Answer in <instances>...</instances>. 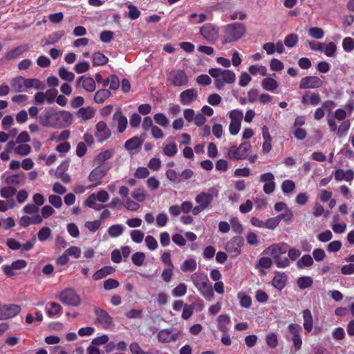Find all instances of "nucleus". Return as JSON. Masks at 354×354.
Returning a JSON list of instances; mask_svg holds the SVG:
<instances>
[{"label": "nucleus", "instance_id": "obj_51", "mask_svg": "<svg viewBox=\"0 0 354 354\" xmlns=\"http://www.w3.org/2000/svg\"><path fill=\"white\" fill-rule=\"evenodd\" d=\"M37 236L39 241L44 242L51 236V230L48 227H43L39 230Z\"/></svg>", "mask_w": 354, "mask_h": 354}, {"label": "nucleus", "instance_id": "obj_26", "mask_svg": "<svg viewBox=\"0 0 354 354\" xmlns=\"http://www.w3.org/2000/svg\"><path fill=\"white\" fill-rule=\"evenodd\" d=\"M29 47L27 44L19 46L7 52L4 55V59L6 60H13L17 58L23 53L28 51Z\"/></svg>", "mask_w": 354, "mask_h": 354}, {"label": "nucleus", "instance_id": "obj_32", "mask_svg": "<svg viewBox=\"0 0 354 354\" xmlns=\"http://www.w3.org/2000/svg\"><path fill=\"white\" fill-rule=\"evenodd\" d=\"M25 81L26 79L22 77H17L12 79L10 82L12 90L16 93L24 91L26 89Z\"/></svg>", "mask_w": 354, "mask_h": 354}, {"label": "nucleus", "instance_id": "obj_21", "mask_svg": "<svg viewBox=\"0 0 354 354\" xmlns=\"http://www.w3.org/2000/svg\"><path fill=\"white\" fill-rule=\"evenodd\" d=\"M288 331L292 335V341L295 347L296 351L301 348L302 344V340L300 336V332L301 327L296 324H290L288 326Z\"/></svg>", "mask_w": 354, "mask_h": 354}, {"label": "nucleus", "instance_id": "obj_16", "mask_svg": "<svg viewBox=\"0 0 354 354\" xmlns=\"http://www.w3.org/2000/svg\"><path fill=\"white\" fill-rule=\"evenodd\" d=\"M27 266V262L24 259H18L10 265H3L1 268L8 277H14L17 274L16 270H23Z\"/></svg>", "mask_w": 354, "mask_h": 354}, {"label": "nucleus", "instance_id": "obj_50", "mask_svg": "<svg viewBox=\"0 0 354 354\" xmlns=\"http://www.w3.org/2000/svg\"><path fill=\"white\" fill-rule=\"evenodd\" d=\"M298 41V35L295 33H291L285 37L284 44L288 48H292L297 44Z\"/></svg>", "mask_w": 354, "mask_h": 354}, {"label": "nucleus", "instance_id": "obj_15", "mask_svg": "<svg viewBox=\"0 0 354 354\" xmlns=\"http://www.w3.org/2000/svg\"><path fill=\"white\" fill-rule=\"evenodd\" d=\"M181 332L180 330H176L174 328H166L162 329L159 331L157 335V338L159 342L162 343H170L173 342H176Z\"/></svg>", "mask_w": 354, "mask_h": 354}, {"label": "nucleus", "instance_id": "obj_47", "mask_svg": "<svg viewBox=\"0 0 354 354\" xmlns=\"http://www.w3.org/2000/svg\"><path fill=\"white\" fill-rule=\"evenodd\" d=\"M64 35L65 32L63 30H59L51 33L48 35L46 41V44H53L57 42Z\"/></svg>", "mask_w": 354, "mask_h": 354}, {"label": "nucleus", "instance_id": "obj_41", "mask_svg": "<svg viewBox=\"0 0 354 354\" xmlns=\"http://www.w3.org/2000/svg\"><path fill=\"white\" fill-rule=\"evenodd\" d=\"M197 268V263L194 259H189L185 260L180 266L183 272H192Z\"/></svg>", "mask_w": 354, "mask_h": 354}, {"label": "nucleus", "instance_id": "obj_3", "mask_svg": "<svg viewBox=\"0 0 354 354\" xmlns=\"http://www.w3.org/2000/svg\"><path fill=\"white\" fill-rule=\"evenodd\" d=\"M246 26L239 22H234L225 26L223 28V44L232 43L241 39L246 33Z\"/></svg>", "mask_w": 354, "mask_h": 354}, {"label": "nucleus", "instance_id": "obj_45", "mask_svg": "<svg viewBox=\"0 0 354 354\" xmlns=\"http://www.w3.org/2000/svg\"><path fill=\"white\" fill-rule=\"evenodd\" d=\"M131 196L137 202L142 203L147 198V192L143 188H138L133 191Z\"/></svg>", "mask_w": 354, "mask_h": 354}, {"label": "nucleus", "instance_id": "obj_40", "mask_svg": "<svg viewBox=\"0 0 354 354\" xmlns=\"http://www.w3.org/2000/svg\"><path fill=\"white\" fill-rule=\"evenodd\" d=\"M337 51L336 44L331 41L328 44L324 43L322 53H324L326 56L332 57H334Z\"/></svg>", "mask_w": 354, "mask_h": 354}, {"label": "nucleus", "instance_id": "obj_25", "mask_svg": "<svg viewBox=\"0 0 354 354\" xmlns=\"http://www.w3.org/2000/svg\"><path fill=\"white\" fill-rule=\"evenodd\" d=\"M42 223V217H41V215L36 214L32 216H23L19 219V225L26 228L28 227L30 225H38L41 224Z\"/></svg>", "mask_w": 354, "mask_h": 354}, {"label": "nucleus", "instance_id": "obj_44", "mask_svg": "<svg viewBox=\"0 0 354 354\" xmlns=\"http://www.w3.org/2000/svg\"><path fill=\"white\" fill-rule=\"evenodd\" d=\"M17 193V189L13 186H7L0 189V196L2 198L9 199Z\"/></svg>", "mask_w": 354, "mask_h": 354}, {"label": "nucleus", "instance_id": "obj_49", "mask_svg": "<svg viewBox=\"0 0 354 354\" xmlns=\"http://www.w3.org/2000/svg\"><path fill=\"white\" fill-rule=\"evenodd\" d=\"M26 88H35L37 89H43L44 86L38 79H26Z\"/></svg>", "mask_w": 354, "mask_h": 354}, {"label": "nucleus", "instance_id": "obj_18", "mask_svg": "<svg viewBox=\"0 0 354 354\" xmlns=\"http://www.w3.org/2000/svg\"><path fill=\"white\" fill-rule=\"evenodd\" d=\"M289 248V245L285 243L279 244L272 245L267 248L264 252L270 255L274 260L280 256L285 254Z\"/></svg>", "mask_w": 354, "mask_h": 354}, {"label": "nucleus", "instance_id": "obj_46", "mask_svg": "<svg viewBox=\"0 0 354 354\" xmlns=\"http://www.w3.org/2000/svg\"><path fill=\"white\" fill-rule=\"evenodd\" d=\"M272 264V261L271 259L269 257H261L257 264V268H258L262 274H265V272L261 270V268H269L271 267Z\"/></svg>", "mask_w": 354, "mask_h": 354}, {"label": "nucleus", "instance_id": "obj_33", "mask_svg": "<svg viewBox=\"0 0 354 354\" xmlns=\"http://www.w3.org/2000/svg\"><path fill=\"white\" fill-rule=\"evenodd\" d=\"M261 86L264 90L274 92L278 88L279 84L273 78L266 77L262 80Z\"/></svg>", "mask_w": 354, "mask_h": 354}, {"label": "nucleus", "instance_id": "obj_1", "mask_svg": "<svg viewBox=\"0 0 354 354\" xmlns=\"http://www.w3.org/2000/svg\"><path fill=\"white\" fill-rule=\"evenodd\" d=\"M72 114L66 111H56L50 108L44 111L39 118V124L46 127L62 128L71 124Z\"/></svg>", "mask_w": 354, "mask_h": 354}, {"label": "nucleus", "instance_id": "obj_24", "mask_svg": "<svg viewBox=\"0 0 354 354\" xmlns=\"http://www.w3.org/2000/svg\"><path fill=\"white\" fill-rule=\"evenodd\" d=\"M4 182L10 186L24 185L25 183L24 173H19L5 176Z\"/></svg>", "mask_w": 354, "mask_h": 354}, {"label": "nucleus", "instance_id": "obj_37", "mask_svg": "<svg viewBox=\"0 0 354 354\" xmlns=\"http://www.w3.org/2000/svg\"><path fill=\"white\" fill-rule=\"evenodd\" d=\"M108 61L109 58L100 52H95L93 55V65L94 66L105 65Z\"/></svg>", "mask_w": 354, "mask_h": 354}, {"label": "nucleus", "instance_id": "obj_34", "mask_svg": "<svg viewBox=\"0 0 354 354\" xmlns=\"http://www.w3.org/2000/svg\"><path fill=\"white\" fill-rule=\"evenodd\" d=\"M230 317L227 315H221L218 317V328L222 333L228 332V324H230Z\"/></svg>", "mask_w": 354, "mask_h": 354}, {"label": "nucleus", "instance_id": "obj_52", "mask_svg": "<svg viewBox=\"0 0 354 354\" xmlns=\"http://www.w3.org/2000/svg\"><path fill=\"white\" fill-rule=\"evenodd\" d=\"M297 283L299 288L305 289L312 286L313 279L310 277H301L297 279Z\"/></svg>", "mask_w": 354, "mask_h": 354}, {"label": "nucleus", "instance_id": "obj_19", "mask_svg": "<svg viewBox=\"0 0 354 354\" xmlns=\"http://www.w3.org/2000/svg\"><path fill=\"white\" fill-rule=\"evenodd\" d=\"M323 85V81L317 76H306L303 77L299 84L301 89L317 88Z\"/></svg>", "mask_w": 354, "mask_h": 354}, {"label": "nucleus", "instance_id": "obj_13", "mask_svg": "<svg viewBox=\"0 0 354 354\" xmlns=\"http://www.w3.org/2000/svg\"><path fill=\"white\" fill-rule=\"evenodd\" d=\"M243 244V239L237 236L231 239L226 244L225 250L232 257H236L241 254V248Z\"/></svg>", "mask_w": 354, "mask_h": 354}, {"label": "nucleus", "instance_id": "obj_62", "mask_svg": "<svg viewBox=\"0 0 354 354\" xmlns=\"http://www.w3.org/2000/svg\"><path fill=\"white\" fill-rule=\"evenodd\" d=\"M167 178L174 183H179L181 182V179L178 176L177 172L172 169H169L165 173Z\"/></svg>", "mask_w": 354, "mask_h": 354}, {"label": "nucleus", "instance_id": "obj_42", "mask_svg": "<svg viewBox=\"0 0 354 354\" xmlns=\"http://www.w3.org/2000/svg\"><path fill=\"white\" fill-rule=\"evenodd\" d=\"M124 227L120 224H115L110 226L108 233L111 237L116 238L120 236L124 232Z\"/></svg>", "mask_w": 354, "mask_h": 354}, {"label": "nucleus", "instance_id": "obj_54", "mask_svg": "<svg viewBox=\"0 0 354 354\" xmlns=\"http://www.w3.org/2000/svg\"><path fill=\"white\" fill-rule=\"evenodd\" d=\"M249 72L253 75L260 74L265 76L267 74V68L263 66L252 65L249 67Z\"/></svg>", "mask_w": 354, "mask_h": 354}, {"label": "nucleus", "instance_id": "obj_64", "mask_svg": "<svg viewBox=\"0 0 354 354\" xmlns=\"http://www.w3.org/2000/svg\"><path fill=\"white\" fill-rule=\"evenodd\" d=\"M342 47L344 51L349 53L354 50V40L351 37H346L343 39Z\"/></svg>", "mask_w": 354, "mask_h": 354}, {"label": "nucleus", "instance_id": "obj_53", "mask_svg": "<svg viewBox=\"0 0 354 354\" xmlns=\"http://www.w3.org/2000/svg\"><path fill=\"white\" fill-rule=\"evenodd\" d=\"M31 151V147L27 144H19L15 149V153L20 156H27Z\"/></svg>", "mask_w": 354, "mask_h": 354}, {"label": "nucleus", "instance_id": "obj_27", "mask_svg": "<svg viewBox=\"0 0 354 354\" xmlns=\"http://www.w3.org/2000/svg\"><path fill=\"white\" fill-rule=\"evenodd\" d=\"M197 95L198 93L195 89L190 88L185 90L180 95V102L183 105H189L196 98Z\"/></svg>", "mask_w": 354, "mask_h": 354}, {"label": "nucleus", "instance_id": "obj_28", "mask_svg": "<svg viewBox=\"0 0 354 354\" xmlns=\"http://www.w3.org/2000/svg\"><path fill=\"white\" fill-rule=\"evenodd\" d=\"M113 119L118 122V130L120 133H123L127 126V118L123 115L120 109L118 110L113 115Z\"/></svg>", "mask_w": 354, "mask_h": 354}, {"label": "nucleus", "instance_id": "obj_5", "mask_svg": "<svg viewBox=\"0 0 354 354\" xmlns=\"http://www.w3.org/2000/svg\"><path fill=\"white\" fill-rule=\"evenodd\" d=\"M252 151V146L248 142H243L239 147L231 146L227 150V157L230 159L240 160L246 159Z\"/></svg>", "mask_w": 354, "mask_h": 354}, {"label": "nucleus", "instance_id": "obj_7", "mask_svg": "<svg viewBox=\"0 0 354 354\" xmlns=\"http://www.w3.org/2000/svg\"><path fill=\"white\" fill-rule=\"evenodd\" d=\"M58 299L68 306H78L82 303L80 297L73 288H66L62 290L59 293Z\"/></svg>", "mask_w": 354, "mask_h": 354}, {"label": "nucleus", "instance_id": "obj_55", "mask_svg": "<svg viewBox=\"0 0 354 354\" xmlns=\"http://www.w3.org/2000/svg\"><path fill=\"white\" fill-rule=\"evenodd\" d=\"M153 119L155 122L162 127L168 126L169 121L166 115L162 113H158L154 115Z\"/></svg>", "mask_w": 354, "mask_h": 354}, {"label": "nucleus", "instance_id": "obj_8", "mask_svg": "<svg viewBox=\"0 0 354 354\" xmlns=\"http://www.w3.org/2000/svg\"><path fill=\"white\" fill-rule=\"evenodd\" d=\"M229 118H230L229 131L231 135L235 136L240 131L243 113L239 109H234L229 112Z\"/></svg>", "mask_w": 354, "mask_h": 354}, {"label": "nucleus", "instance_id": "obj_9", "mask_svg": "<svg viewBox=\"0 0 354 354\" xmlns=\"http://www.w3.org/2000/svg\"><path fill=\"white\" fill-rule=\"evenodd\" d=\"M218 195V190L216 187H212L208 192H202L195 197L196 203L203 206L205 209L207 208L213 201L214 198Z\"/></svg>", "mask_w": 354, "mask_h": 354}, {"label": "nucleus", "instance_id": "obj_58", "mask_svg": "<svg viewBox=\"0 0 354 354\" xmlns=\"http://www.w3.org/2000/svg\"><path fill=\"white\" fill-rule=\"evenodd\" d=\"M240 301V304L243 308H249L252 304V299L250 297L245 295L244 292H239L237 295Z\"/></svg>", "mask_w": 354, "mask_h": 354}, {"label": "nucleus", "instance_id": "obj_10", "mask_svg": "<svg viewBox=\"0 0 354 354\" xmlns=\"http://www.w3.org/2000/svg\"><path fill=\"white\" fill-rule=\"evenodd\" d=\"M167 80L174 86H182L187 84L188 77L183 71L174 70L167 74Z\"/></svg>", "mask_w": 354, "mask_h": 354}, {"label": "nucleus", "instance_id": "obj_20", "mask_svg": "<svg viewBox=\"0 0 354 354\" xmlns=\"http://www.w3.org/2000/svg\"><path fill=\"white\" fill-rule=\"evenodd\" d=\"M274 176L271 172H267L260 176V181L263 183V189L266 194L272 193L275 189Z\"/></svg>", "mask_w": 354, "mask_h": 354}, {"label": "nucleus", "instance_id": "obj_63", "mask_svg": "<svg viewBox=\"0 0 354 354\" xmlns=\"http://www.w3.org/2000/svg\"><path fill=\"white\" fill-rule=\"evenodd\" d=\"M350 127H351V123H350L349 120L343 121L337 129V135L339 137H342V136H345L347 133L348 131L349 130Z\"/></svg>", "mask_w": 354, "mask_h": 354}, {"label": "nucleus", "instance_id": "obj_57", "mask_svg": "<svg viewBox=\"0 0 354 354\" xmlns=\"http://www.w3.org/2000/svg\"><path fill=\"white\" fill-rule=\"evenodd\" d=\"M59 75L62 80L68 82H72L75 78V75L64 67H61L59 69Z\"/></svg>", "mask_w": 354, "mask_h": 354}, {"label": "nucleus", "instance_id": "obj_29", "mask_svg": "<svg viewBox=\"0 0 354 354\" xmlns=\"http://www.w3.org/2000/svg\"><path fill=\"white\" fill-rule=\"evenodd\" d=\"M145 140V138L134 136L127 140L124 143V147L128 151H132L139 149Z\"/></svg>", "mask_w": 354, "mask_h": 354}, {"label": "nucleus", "instance_id": "obj_6", "mask_svg": "<svg viewBox=\"0 0 354 354\" xmlns=\"http://www.w3.org/2000/svg\"><path fill=\"white\" fill-rule=\"evenodd\" d=\"M200 35L209 44H214L219 39V28L211 23L205 24L200 28Z\"/></svg>", "mask_w": 354, "mask_h": 354}, {"label": "nucleus", "instance_id": "obj_30", "mask_svg": "<svg viewBox=\"0 0 354 354\" xmlns=\"http://www.w3.org/2000/svg\"><path fill=\"white\" fill-rule=\"evenodd\" d=\"M287 276L284 273L277 272L272 279V286L279 290H282L286 284Z\"/></svg>", "mask_w": 354, "mask_h": 354}, {"label": "nucleus", "instance_id": "obj_48", "mask_svg": "<svg viewBox=\"0 0 354 354\" xmlns=\"http://www.w3.org/2000/svg\"><path fill=\"white\" fill-rule=\"evenodd\" d=\"M50 309H46V313L48 317H52L55 315L59 314L62 312V308L58 303L50 302Z\"/></svg>", "mask_w": 354, "mask_h": 354}, {"label": "nucleus", "instance_id": "obj_60", "mask_svg": "<svg viewBox=\"0 0 354 354\" xmlns=\"http://www.w3.org/2000/svg\"><path fill=\"white\" fill-rule=\"evenodd\" d=\"M187 286L185 283H180L172 290V295L176 297L184 296L187 292Z\"/></svg>", "mask_w": 354, "mask_h": 354}, {"label": "nucleus", "instance_id": "obj_35", "mask_svg": "<svg viewBox=\"0 0 354 354\" xmlns=\"http://www.w3.org/2000/svg\"><path fill=\"white\" fill-rule=\"evenodd\" d=\"M115 271L114 268L111 266H104L101 269L96 271L93 278L94 280H100L104 277H106L107 275L112 274Z\"/></svg>", "mask_w": 354, "mask_h": 354}, {"label": "nucleus", "instance_id": "obj_56", "mask_svg": "<svg viewBox=\"0 0 354 354\" xmlns=\"http://www.w3.org/2000/svg\"><path fill=\"white\" fill-rule=\"evenodd\" d=\"M295 188V183L291 180H286L282 183L281 189L283 194H287L292 192Z\"/></svg>", "mask_w": 354, "mask_h": 354}, {"label": "nucleus", "instance_id": "obj_43", "mask_svg": "<svg viewBox=\"0 0 354 354\" xmlns=\"http://www.w3.org/2000/svg\"><path fill=\"white\" fill-rule=\"evenodd\" d=\"M162 152L164 155L169 156V157H173L174 156L177 152H178V147L176 143L171 142L169 144L165 145L163 147Z\"/></svg>", "mask_w": 354, "mask_h": 354}, {"label": "nucleus", "instance_id": "obj_11", "mask_svg": "<svg viewBox=\"0 0 354 354\" xmlns=\"http://www.w3.org/2000/svg\"><path fill=\"white\" fill-rule=\"evenodd\" d=\"M109 169L100 165L93 169L88 176V180L93 182V184L89 186V188L95 187L102 183V178L105 176Z\"/></svg>", "mask_w": 354, "mask_h": 354}, {"label": "nucleus", "instance_id": "obj_12", "mask_svg": "<svg viewBox=\"0 0 354 354\" xmlns=\"http://www.w3.org/2000/svg\"><path fill=\"white\" fill-rule=\"evenodd\" d=\"M56 89H48L46 92H37L34 95L35 102L41 104L46 102L48 104H53L57 95Z\"/></svg>", "mask_w": 354, "mask_h": 354}, {"label": "nucleus", "instance_id": "obj_36", "mask_svg": "<svg viewBox=\"0 0 354 354\" xmlns=\"http://www.w3.org/2000/svg\"><path fill=\"white\" fill-rule=\"evenodd\" d=\"M111 91L109 89H100L94 95V101L97 104H102L111 96Z\"/></svg>", "mask_w": 354, "mask_h": 354}, {"label": "nucleus", "instance_id": "obj_23", "mask_svg": "<svg viewBox=\"0 0 354 354\" xmlns=\"http://www.w3.org/2000/svg\"><path fill=\"white\" fill-rule=\"evenodd\" d=\"M82 84L84 89L88 92H93L95 90L96 84L93 78L91 77L81 76L77 80V84Z\"/></svg>", "mask_w": 354, "mask_h": 354}, {"label": "nucleus", "instance_id": "obj_14", "mask_svg": "<svg viewBox=\"0 0 354 354\" xmlns=\"http://www.w3.org/2000/svg\"><path fill=\"white\" fill-rule=\"evenodd\" d=\"M94 313L96 316V321L105 329L111 328L113 326V318L104 310L100 307L94 308Z\"/></svg>", "mask_w": 354, "mask_h": 354}, {"label": "nucleus", "instance_id": "obj_17", "mask_svg": "<svg viewBox=\"0 0 354 354\" xmlns=\"http://www.w3.org/2000/svg\"><path fill=\"white\" fill-rule=\"evenodd\" d=\"M21 307L17 304L0 306V320L12 318L19 313Z\"/></svg>", "mask_w": 354, "mask_h": 354}, {"label": "nucleus", "instance_id": "obj_31", "mask_svg": "<svg viewBox=\"0 0 354 354\" xmlns=\"http://www.w3.org/2000/svg\"><path fill=\"white\" fill-rule=\"evenodd\" d=\"M304 318V328L307 333H310L313 328V319L311 312L308 309H305L302 312Z\"/></svg>", "mask_w": 354, "mask_h": 354}, {"label": "nucleus", "instance_id": "obj_38", "mask_svg": "<svg viewBox=\"0 0 354 354\" xmlns=\"http://www.w3.org/2000/svg\"><path fill=\"white\" fill-rule=\"evenodd\" d=\"M77 114L79 118L87 120L94 116L95 112L91 107H82L78 110Z\"/></svg>", "mask_w": 354, "mask_h": 354}, {"label": "nucleus", "instance_id": "obj_39", "mask_svg": "<svg viewBox=\"0 0 354 354\" xmlns=\"http://www.w3.org/2000/svg\"><path fill=\"white\" fill-rule=\"evenodd\" d=\"M313 264V257L309 254H304L297 261L298 268L302 269L306 267H310Z\"/></svg>", "mask_w": 354, "mask_h": 354}, {"label": "nucleus", "instance_id": "obj_2", "mask_svg": "<svg viewBox=\"0 0 354 354\" xmlns=\"http://www.w3.org/2000/svg\"><path fill=\"white\" fill-rule=\"evenodd\" d=\"M191 280L200 294L207 301L214 297L212 286L207 276L203 272H195L192 274Z\"/></svg>", "mask_w": 354, "mask_h": 354}, {"label": "nucleus", "instance_id": "obj_22", "mask_svg": "<svg viewBox=\"0 0 354 354\" xmlns=\"http://www.w3.org/2000/svg\"><path fill=\"white\" fill-rule=\"evenodd\" d=\"M111 136V131L104 122L100 121L96 124L95 137L100 142L106 140Z\"/></svg>", "mask_w": 354, "mask_h": 354}, {"label": "nucleus", "instance_id": "obj_4", "mask_svg": "<svg viewBox=\"0 0 354 354\" xmlns=\"http://www.w3.org/2000/svg\"><path fill=\"white\" fill-rule=\"evenodd\" d=\"M209 74L215 80V86L218 90L222 89L225 84L234 83L236 80L235 73L230 70L211 68Z\"/></svg>", "mask_w": 354, "mask_h": 354}, {"label": "nucleus", "instance_id": "obj_61", "mask_svg": "<svg viewBox=\"0 0 354 354\" xmlns=\"http://www.w3.org/2000/svg\"><path fill=\"white\" fill-rule=\"evenodd\" d=\"M145 259V254L141 252L134 253L131 257V260L133 264L137 266H141Z\"/></svg>", "mask_w": 354, "mask_h": 354}, {"label": "nucleus", "instance_id": "obj_59", "mask_svg": "<svg viewBox=\"0 0 354 354\" xmlns=\"http://www.w3.org/2000/svg\"><path fill=\"white\" fill-rule=\"evenodd\" d=\"M309 35L315 39H320L324 36V32L321 28L313 27L308 30Z\"/></svg>", "mask_w": 354, "mask_h": 354}]
</instances>
